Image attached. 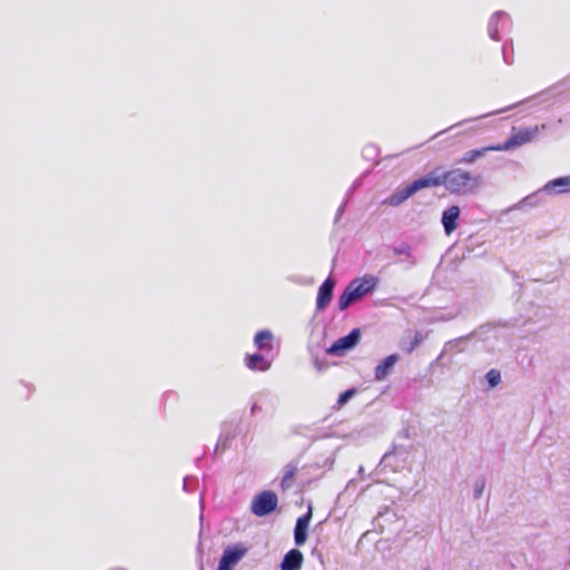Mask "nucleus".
I'll list each match as a JSON object with an SVG mask.
<instances>
[{"instance_id": "nucleus-1", "label": "nucleus", "mask_w": 570, "mask_h": 570, "mask_svg": "<svg viewBox=\"0 0 570 570\" xmlns=\"http://www.w3.org/2000/svg\"><path fill=\"white\" fill-rule=\"evenodd\" d=\"M379 285V278L373 275H364L348 283L337 301L341 312L347 309L354 303L373 293Z\"/></svg>"}, {"instance_id": "nucleus-2", "label": "nucleus", "mask_w": 570, "mask_h": 570, "mask_svg": "<svg viewBox=\"0 0 570 570\" xmlns=\"http://www.w3.org/2000/svg\"><path fill=\"white\" fill-rule=\"evenodd\" d=\"M442 186L441 180V168L438 167L426 175L413 180L409 185H406L404 188L397 190L393 195H391L387 199L389 205L391 206H399L403 202H405L407 198L413 196L415 193H417L421 189L424 188H431V187H439Z\"/></svg>"}, {"instance_id": "nucleus-3", "label": "nucleus", "mask_w": 570, "mask_h": 570, "mask_svg": "<svg viewBox=\"0 0 570 570\" xmlns=\"http://www.w3.org/2000/svg\"><path fill=\"white\" fill-rule=\"evenodd\" d=\"M442 185L451 193L465 195L473 191L479 185V177L470 173L454 168L448 171L441 169Z\"/></svg>"}, {"instance_id": "nucleus-4", "label": "nucleus", "mask_w": 570, "mask_h": 570, "mask_svg": "<svg viewBox=\"0 0 570 570\" xmlns=\"http://www.w3.org/2000/svg\"><path fill=\"white\" fill-rule=\"evenodd\" d=\"M279 404L278 396L269 390L255 392L249 399L250 416L273 415Z\"/></svg>"}, {"instance_id": "nucleus-5", "label": "nucleus", "mask_w": 570, "mask_h": 570, "mask_svg": "<svg viewBox=\"0 0 570 570\" xmlns=\"http://www.w3.org/2000/svg\"><path fill=\"white\" fill-rule=\"evenodd\" d=\"M409 456V451L404 446L394 445L391 451H387L381 459L377 464L375 471L368 474V478H373L374 475H380L382 472L390 471H399L404 468Z\"/></svg>"}, {"instance_id": "nucleus-6", "label": "nucleus", "mask_w": 570, "mask_h": 570, "mask_svg": "<svg viewBox=\"0 0 570 570\" xmlns=\"http://www.w3.org/2000/svg\"><path fill=\"white\" fill-rule=\"evenodd\" d=\"M544 128L546 125H535L531 127L520 128L519 130L513 131L512 135L503 144L497 145L494 147V150H511L522 145H525L532 141L538 136L539 131Z\"/></svg>"}, {"instance_id": "nucleus-7", "label": "nucleus", "mask_w": 570, "mask_h": 570, "mask_svg": "<svg viewBox=\"0 0 570 570\" xmlns=\"http://www.w3.org/2000/svg\"><path fill=\"white\" fill-rule=\"evenodd\" d=\"M278 498L275 492L264 490L257 493L250 504V511L256 517H266L277 509Z\"/></svg>"}, {"instance_id": "nucleus-8", "label": "nucleus", "mask_w": 570, "mask_h": 570, "mask_svg": "<svg viewBox=\"0 0 570 570\" xmlns=\"http://www.w3.org/2000/svg\"><path fill=\"white\" fill-rule=\"evenodd\" d=\"M512 30V20L504 11L494 12L488 22V35L494 41L501 40V35L510 33Z\"/></svg>"}, {"instance_id": "nucleus-9", "label": "nucleus", "mask_w": 570, "mask_h": 570, "mask_svg": "<svg viewBox=\"0 0 570 570\" xmlns=\"http://www.w3.org/2000/svg\"><path fill=\"white\" fill-rule=\"evenodd\" d=\"M361 341V330L353 328L347 335L337 338L326 353L333 356H343L346 352L353 350Z\"/></svg>"}, {"instance_id": "nucleus-10", "label": "nucleus", "mask_w": 570, "mask_h": 570, "mask_svg": "<svg viewBox=\"0 0 570 570\" xmlns=\"http://www.w3.org/2000/svg\"><path fill=\"white\" fill-rule=\"evenodd\" d=\"M246 552L247 548L243 544L228 546L220 557L217 570H233Z\"/></svg>"}, {"instance_id": "nucleus-11", "label": "nucleus", "mask_w": 570, "mask_h": 570, "mask_svg": "<svg viewBox=\"0 0 570 570\" xmlns=\"http://www.w3.org/2000/svg\"><path fill=\"white\" fill-rule=\"evenodd\" d=\"M313 515V508L309 504L307 507V511L301 515L295 523L294 528V542L297 547L303 546L307 540V531L309 527V522Z\"/></svg>"}, {"instance_id": "nucleus-12", "label": "nucleus", "mask_w": 570, "mask_h": 570, "mask_svg": "<svg viewBox=\"0 0 570 570\" xmlns=\"http://www.w3.org/2000/svg\"><path fill=\"white\" fill-rule=\"evenodd\" d=\"M335 287V279L328 276L318 287L316 297V311H324L333 298V292Z\"/></svg>"}, {"instance_id": "nucleus-13", "label": "nucleus", "mask_w": 570, "mask_h": 570, "mask_svg": "<svg viewBox=\"0 0 570 570\" xmlns=\"http://www.w3.org/2000/svg\"><path fill=\"white\" fill-rule=\"evenodd\" d=\"M273 357L263 352L248 354L245 357V365L255 372H266L271 368Z\"/></svg>"}, {"instance_id": "nucleus-14", "label": "nucleus", "mask_w": 570, "mask_h": 570, "mask_svg": "<svg viewBox=\"0 0 570 570\" xmlns=\"http://www.w3.org/2000/svg\"><path fill=\"white\" fill-rule=\"evenodd\" d=\"M461 209L458 205H452L442 213L441 223L444 233L451 235L458 227Z\"/></svg>"}, {"instance_id": "nucleus-15", "label": "nucleus", "mask_w": 570, "mask_h": 570, "mask_svg": "<svg viewBox=\"0 0 570 570\" xmlns=\"http://www.w3.org/2000/svg\"><path fill=\"white\" fill-rule=\"evenodd\" d=\"M543 190L548 196H556L570 193V176H561L549 180Z\"/></svg>"}, {"instance_id": "nucleus-16", "label": "nucleus", "mask_w": 570, "mask_h": 570, "mask_svg": "<svg viewBox=\"0 0 570 570\" xmlns=\"http://www.w3.org/2000/svg\"><path fill=\"white\" fill-rule=\"evenodd\" d=\"M400 360L399 354H391L384 357L374 370L375 381H384L393 371L395 364Z\"/></svg>"}, {"instance_id": "nucleus-17", "label": "nucleus", "mask_w": 570, "mask_h": 570, "mask_svg": "<svg viewBox=\"0 0 570 570\" xmlns=\"http://www.w3.org/2000/svg\"><path fill=\"white\" fill-rule=\"evenodd\" d=\"M304 561L303 553L298 549H292L285 553L281 561V570H299Z\"/></svg>"}, {"instance_id": "nucleus-18", "label": "nucleus", "mask_w": 570, "mask_h": 570, "mask_svg": "<svg viewBox=\"0 0 570 570\" xmlns=\"http://www.w3.org/2000/svg\"><path fill=\"white\" fill-rule=\"evenodd\" d=\"M274 335L269 330H261L255 334L254 345L258 352L271 354L273 352Z\"/></svg>"}, {"instance_id": "nucleus-19", "label": "nucleus", "mask_w": 570, "mask_h": 570, "mask_svg": "<svg viewBox=\"0 0 570 570\" xmlns=\"http://www.w3.org/2000/svg\"><path fill=\"white\" fill-rule=\"evenodd\" d=\"M550 317H551L550 309H548L546 307L537 306V307H534L533 315L528 316L524 320L523 325L535 324V325H538L535 330L544 328L549 325Z\"/></svg>"}, {"instance_id": "nucleus-20", "label": "nucleus", "mask_w": 570, "mask_h": 570, "mask_svg": "<svg viewBox=\"0 0 570 570\" xmlns=\"http://www.w3.org/2000/svg\"><path fill=\"white\" fill-rule=\"evenodd\" d=\"M547 193L543 190V187L535 190L534 193L525 196L523 199H521L515 208H523V207H534L540 204L546 203Z\"/></svg>"}, {"instance_id": "nucleus-21", "label": "nucleus", "mask_w": 570, "mask_h": 570, "mask_svg": "<svg viewBox=\"0 0 570 570\" xmlns=\"http://www.w3.org/2000/svg\"><path fill=\"white\" fill-rule=\"evenodd\" d=\"M297 472V465L294 463H288L285 465L283 471V476L281 480V488L285 491L293 487L294 479Z\"/></svg>"}, {"instance_id": "nucleus-22", "label": "nucleus", "mask_w": 570, "mask_h": 570, "mask_svg": "<svg viewBox=\"0 0 570 570\" xmlns=\"http://www.w3.org/2000/svg\"><path fill=\"white\" fill-rule=\"evenodd\" d=\"M494 147L495 146H489L485 148L469 150L462 156V158L459 160V164H472L476 159L483 157L487 151L494 150Z\"/></svg>"}, {"instance_id": "nucleus-23", "label": "nucleus", "mask_w": 570, "mask_h": 570, "mask_svg": "<svg viewBox=\"0 0 570 570\" xmlns=\"http://www.w3.org/2000/svg\"><path fill=\"white\" fill-rule=\"evenodd\" d=\"M485 381L489 387L493 389L501 382V373L499 370L492 368L485 374Z\"/></svg>"}, {"instance_id": "nucleus-24", "label": "nucleus", "mask_w": 570, "mask_h": 570, "mask_svg": "<svg viewBox=\"0 0 570 570\" xmlns=\"http://www.w3.org/2000/svg\"><path fill=\"white\" fill-rule=\"evenodd\" d=\"M487 480L483 475H480L476 478L473 487V498L475 500L480 499L483 494V491L485 489Z\"/></svg>"}, {"instance_id": "nucleus-25", "label": "nucleus", "mask_w": 570, "mask_h": 570, "mask_svg": "<svg viewBox=\"0 0 570 570\" xmlns=\"http://www.w3.org/2000/svg\"><path fill=\"white\" fill-rule=\"evenodd\" d=\"M198 485V479L196 476H185L183 482V490L186 493H193Z\"/></svg>"}, {"instance_id": "nucleus-26", "label": "nucleus", "mask_w": 570, "mask_h": 570, "mask_svg": "<svg viewBox=\"0 0 570 570\" xmlns=\"http://www.w3.org/2000/svg\"><path fill=\"white\" fill-rule=\"evenodd\" d=\"M501 111H502V110L494 111V112H489V114L482 115V116H480V117H475V118H471V119H465V120L459 121V122H456L455 125H453V126L449 127L448 129H444V130L439 131L436 135H434V136H433V138H436V137H439L440 135L444 134L445 131H449V130H451V129H453V128H455V127L462 126V125H464V124H466V122H469V121H473V120H476V119H480V118H484V117H488V116H491V115H494V114H499V112H501Z\"/></svg>"}, {"instance_id": "nucleus-27", "label": "nucleus", "mask_w": 570, "mask_h": 570, "mask_svg": "<svg viewBox=\"0 0 570 570\" xmlns=\"http://www.w3.org/2000/svg\"><path fill=\"white\" fill-rule=\"evenodd\" d=\"M355 394H356L355 387H351V389L344 391L343 393L340 394V396L337 399V405L338 406L345 405Z\"/></svg>"}, {"instance_id": "nucleus-28", "label": "nucleus", "mask_w": 570, "mask_h": 570, "mask_svg": "<svg viewBox=\"0 0 570 570\" xmlns=\"http://www.w3.org/2000/svg\"><path fill=\"white\" fill-rule=\"evenodd\" d=\"M230 441H232V436L229 434H220V436L217 441V444H216L215 452H218L219 449H222V450L227 449L230 444Z\"/></svg>"}, {"instance_id": "nucleus-29", "label": "nucleus", "mask_w": 570, "mask_h": 570, "mask_svg": "<svg viewBox=\"0 0 570 570\" xmlns=\"http://www.w3.org/2000/svg\"><path fill=\"white\" fill-rule=\"evenodd\" d=\"M423 341V336L421 333L416 332L413 340L410 342L409 346L404 347L407 353L413 352Z\"/></svg>"}, {"instance_id": "nucleus-30", "label": "nucleus", "mask_w": 570, "mask_h": 570, "mask_svg": "<svg viewBox=\"0 0 570 570\" xmlns=\"http://www.w3.org/2000/svg\"><path fill=\"white\" fill-rule=\"evenodd\" d=\"M509 49L512 50V41H510V42L505 41L502 45V57H503V61L507 65H511L513 62L512 57L509 55Z\"/></svg>"}, {"instance_id": "nucleus-31", "label": "nucleus", "mask_w": 570, "mask_h": 570, "mask_svg": "<svg viewBox=\"0 0 570 570\" xmlns=\"http://www.w3.org/2000/svg\"><path fill=\"white\" fill-rule=\"evenodd\" d=\"M394 253L396 255H405V256L412 258V256H411V248L406 244H402L400 246L394 247Z\"/></svg>"}, {"instance_id": "nucleus-32", "label": "nucleus", "mask_w": 570, "mask_h": 570, "mask_svg": "<svg viewBox=\"0 0 570 570\" xmlns=\"http://www.w3.org/2000/svg\"><path fill=\"white\" fill-rule=\"evenodd\" d=\"M473 334H470V335H466V336H462V337H459V338H455V340H452V341H449L446 343V347L449 350H452V348H458V346L460 345V343H462L463 341L470 338Z\"/></svg>"}, {"instance_id": "nucleus-33", "label": "nucleus", "mask_w": 570, "mask_h": 570, "mask_svg": "<svg viewBox=\"0 0 570 570\" xmlns=\"http://www.w3.org/2000/svg\"><path fill=\"white\" fill-rule=\"evenodd\" d=\"M313 365L318 372H321L326 367V361L321 360L318 356H313Z\"/></svg>"}, {"instance_id": "nucleus-34", "label": "nucleus", "mask_w": 570, "mask_h": 570, "mask_svg": "<svg viewBox=\"0 0 570 570\" xmlns=\"http://www.w3.org/2000/svg\"><path fill=\"white\" fill-rule=\"evenodd\" d=\"M346 203H347V200L345 199V200L343 202V204L337 208V210H336V215H335V219H334V223H335V224L340 220V218H341V217H342V215L344 214V212H345V207H346Z\"/></svg>"}, {"instance_id": "nucleus-35", "label": "nucleus", "mask_w": 570, "mask_h": 570, "mask_svg": "<svg viewBox=\"0 0 570 570\" xmlns=\"http://www.w3.org/2000/svg\"><path fill=\"white\" fill-rule=\"evenodd\" d=\"M365 471H364V468L363 466H360L358 468V471H357V474L360 475L361 479H364L365 475H364Z\"/></svg>"}, {"instance_id": "nucleus-36", "label": "nucleus", "mask_w": 570, "mask_h": 570, "mask_svg": "<svg viewBox=\"0 0 570 570\" xmlns=\"http://www.w3.org/2000/svg\"><path fill=\"white\" fill-rule=\"evenodd\" d=\"M108 570H128V569L122 568V567H115V568H110Z\"/></svg>"}, {"instance_id": "nucleus-37", "label": "nucleus", "mask_w": 570, "mask_h": 570, "mask_svg": "<svg viewBox=\"0 0 570 570\" xmlns=\"http://www.w3.org/2000/svg\"><path fill=\"white\" fill-rule=\"evenodd\" d=\"M203 501H204V498H203V494L200 495V504L203 505Z\"/></svg>"}, {"instance_id": "nucleus-38", "label": "nucleus", "mask_w": 570, "mask_h": 570, "mask_svg": "<svg viewBox=\"0 0 570 570\" xmlns=\"http://www.w3.org/2000/svg\"><path fill=\"white\" fill-rule=\"evenodd\" d=\"M423 570H431L429 567L424 568Z\"/></svg>"}]
</instances>
